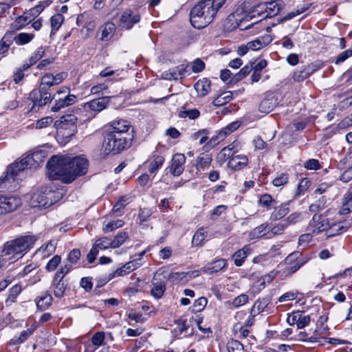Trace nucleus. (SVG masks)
Listing matches in <instances>:
<instances>
[{
  "label": "nucleus",
  "instance_id": "1",
  "mask_svg": "<svg viewBox=\"0 0 352 352\" xmlns=\"http://www.w3.org/2000/svg\"><path fill=\"white\" fill-rule=\"evenodd\" d=\"M47 168L52 179L69 184L77 177L87 173L88 160L81 156L53 155L47 164Z\"/></svg>",
  "mask_w": 352,
  "mask_h": 352
},
{
  "label": "nucleus",
  "instance_id": "2",
  "mask_svg": "<svg viewBox=\"0 0 352 352\" xmlns=\"http://www.w3.org/2000/svg\"><path fill=\"white\" fill-rule=\"evenodd\" d=\"M38 239V236L34 234L20 236L5 243L2 252L5 255L13 254L21 258L33 248Z\"/></svg>",
  "mask_w": 352,
  "mask_h": 352
},
{
  "label": "nucleus",
  "instance_id": "3",
  "mask_svg": "<svg viewBox=\"0 0 352 352\" xmlns=\"http://www.w3.org/2000/svg\"><path fill=\"white\" fill-rule=\"evenodd\" d=\"M246 8V4L243 3L228 16L227 19L229 22H232L233 28L239 27L240 23L244 21H248L256 15L261 16L264 14L265 16L267 14V5L265 3H258L251 8L249 12L245 10Z\"/></svg>",
  "mask_w": 352,
  "mask_h": 352
},
{
  "label": "nucleus",
  "instance_id": "4",
  "mask_svg": "<svg viewBox=\"0 0 352 352\" xmlns=\"http://www.w3.org/2000/svg\"><path fill=\"white\" fill-rule=\"evenodd\" d=\"M37 167L33 155L29 154L19 162H16L9 166L7 168L6 174L4 177L0 178V188H5L6 186L3 184L9 182L10 179L15 180L19 174L27 168H36Z\"/></svg>",
  "mask_w": 352,
  "mask_h": 352
},
{
  "label": "nucleus",
  "instance_id": "5",
  "mask_svg": "<svg viewBox=\"0 0 352 352\" xmlns=\"http://www.w3.org/2000/svg\"><path fill=\"white\" fill-rule=\"evenodd\" d=\"M130 138L107 130L104 137L103 147L104 151L109 153H118L129 146Z\"/></svg>",
  "mask_w": 352,
  "mask_h": 352
},
{
  "label": "nucleus",
  "instance_id": "6",
  "mask_svg": "<svg viewBox=\"0 0 352 352\" xmlns=\"http://www.w3.org/2000/svg\"><path fill=\"white\" fill-rule=\"evenodd\" d=\"M201 6L196 4L190 10V21L192 25L197 29H201L210 23L214 19V12L212 13L208 10L206 14L201 11Z\"/></svg>",
  "mask_w": 352,
  "mask_h": 352
},
{
  "label": "nucleus",
  "instance_id": "7",
  "mask_svg": "<svg viewBox=\"0 0 352 352\" xmlns=\"http://www.w3.org/2000/svg\"><path fill=\"white\" fill-rule=\"evenodd\" d=\"M329 212V210H327L324 214L318 215L315 214L307 225V231L317 234L330 229L331 222L326 217V213Z\"/></svg>",
  "mask_w": 352,
  "mask_h": 352
},
{
  "label": "nucleus",
  "instance_id": "8",
  "mask_svg": "<svg viewBox=\"0 0 352 352\" xmlns=\"http://www.w3.org/2000/svg\"><path fill=\"white\" fill-rule=\"evenodd\" d=\"M54 192L45 188L41 189L34 192L30 199V204L32 207L47 208L51 206L54 200L52 199Z\"/></svg>",
  "mask_w": 352,
  "mask_h": 352
},
{
  "label": "nucleus",
  "instance_id": "9",
  "mask_svg": "<svg viewBox=\"0 0 352 352\" xmlns=\"http://www.w3.org/2000/svg\"><path fill=\"white\" fill-rule=\"evenodd\" d=\"M28 99L32 102V105L30 110L37 111L39 109L45 106L47 102L52 100L51 93L43 90L33 89L29 94Z\"/></svg>",
  "mask_w": 352,
  "mask_h": 352
},
{
  "label": "nucleus",
  "instance_id": "10",
  "mask_svg": "<svg viewBox=\"0 0 352 352\" xmlns=\"http://www.w3.org/2000/svg\"><path fill=\"white\" fill-rule=\"evenodd\" d=\"M78 118L73 114H68L61 117L59 124V129L62 130L63 135L69 138L76 134L77 132Z\"/></svg>",
  "mask_w": 352,
  "mask_h": 352
},
{
  "label": "nucleus",
  "instance_id": "11",
  "mask_svg": "<svg viewBox=\"0 0 352 352\" xmlns=\"http://www.w3.org/2000/svg\"><path fill=\"white\" fill-rule=\"evenodd\" d=\"M68 91L67 89L58 90L53 96L52 100H54V104L52 107L51 110L54 112H56L60 110L62 108L70 106L76 102V96L73 94H67L64 96V98H56L57 96L65 94Z\"/></svg>",
  "mask_w": 352,
  "mask_h": 352
},
{
  "label": "nucleus",
  "instance_id": "12",
  "mask_svg": "<svg viewBox=\"0 0 352 352\" xmlns=\"http://www.w3.org/2000/svg\"><path fill=\"white\" fill-rule=\"evenodd\" d=\"M21 205L20 197L0 194V214L12 212Z\"/></svg>",
  "mask_w": 352,
  "mask_h": 352
},
{
  "label": "nucleus",
  "instance_id": "13",
  "mask_svg": "<svg viewBox=\"0 0 352 352\" xmlns=\"http://www.w3.org/2000/svg\"><path fill=\"white\" fill-rule=\"evenodd\" d=\"M109 102V98L108 97H101L86 102L84 109L87 112H93V116H94L97 113L104 109Z\"/></svg>",
  "mask_w": 352,
  "mask_h": 352
},
{
  "label": "nucleus",
  "instance_id": "14",
  "mask_svg": "<svg viewBox=\"0 0 352 352\" xmlns=\"http://www.w3.org/2000/svg\"><path fill=\"white\" fill-rule=\"evenodd\" d=\"M140 20V16L139 14H133V11L128 9L124 10L120 16V25L126 30H130Z\"/></svg>",
  "mask_w": 352,
  "mask_h": 352
},
{
  "label": "nucleus",
  "instance_id": "15",
  "mask_svg": "<svg viewBox=\"0 0 352 352\" xmlns=\"http://www.w3.org/2000/svg\"><path fill=\"white\" fill-rule=\"evenodd\" d=\"M227 0H200L197 4V6H201L202 9V12L204 14H206L208 11L212 13L214 12V17L216 16L218 11L220 8L226 3Z\"/></svg>",
  "mask_w": 352,
  "mask_h": 352
},
{
  "label": "nucleus",
  "instance_id": "16",
  "mask_svg": "<svg viewBox=\"0 0 352 352\" xmlns=\"http://www.w3.org/2000/svg\"><path fill=\"white\" fill-rule=\"evenodd\" d=\"M186 157L184 154L176 153L173 156L170 172L174 176L180 175L184 170Z\"/></svg>",
  "mask_w": 352,
  "mask_h": 352
},
{
  "label": "nucleus",
  "instance_id": "17",
  "mask_svg": "<svg viewBox=\"0 0 352 352\" xmlns=\"http://www.w3.org/2000/svg\"><path fill=\"white\" fill-rule=\"evenodd\" d=\"M187 67H188L184 65H180L167 72H164L162 74V77L168 80L182 79L186 76L188 72Z\"/></svg>",
  "mask_w": 352,
  "mask_h": 352
},
{
  "label": "nucleus",
  "instance_id": "18",
  "mask_svg": "<svg viewBox=\"0 0 352 352\" xmlns=\"http://www.w3.org/2000/svg\"><path fill=\"white\" fill-rule=\"evenodd\" d=\"M278 103V99L274 95H267L260 102L258 110L261 113H269L277 106Z\"/></svg>",
  "mask_w": 352,
  "mask_h": 352
},
{
  "label": "nucleus",
  "instance_id": "19",
  "mask_svg": "<svg viewBox=\"0 0 352 352\" xmlns=\"http://www.w3.org/2000/svg\"><path fill=\"white\" fill-rule=\"evenodd\" d=\"M130 127L131 125L128 121L125 120H118L111 122L107 130L124 136Z\"/></svg>",
  "mask_w": 352,
  "mask_h": 352
},
{
  "label": "nucleus",
  "instance_id": "20",
  "mask_svg": "<svg viewBox=\"0 0 352 352\" xmlns=\"http://www.w3.org/2000/svg\"><path fill=\"white\" fill-rule=\"evenodd\" d=\"M272 41V36L269 34H265L264 36L257 37L251 41H249L248 43V47H249L251 50L257 51L265 47Z\"/></svg>",
  "mask_w": 352,
  "mask_h": 352
},
{
  "label": "nucleus",
  "instance_id": "21",
  "mask_svg": "<svg viewBox=\"0 0 352 352\" xmlns=\"http://www.w3.org/2000/svg\"><path fill=\"white\" fill-rule=\"evenodd\" d=\"M67 286V280H64L63 278L61 277L56 278V275H54L52 280V289L56 298H61L63 296Z\"/></svg>",
  "mask_w": 352,
  "mask_h": 352
},
{
  "label": "nucleus",
  "instance_id": "22",
  "mask_svg": "<svg viewBox=\"0 0 352 352\" xmlns=\"http://www.w3.org/2000/svg\"><path fill=\"white\" fill-rule=\"evenodd\" d=\"M248 158L245 155H235L229 158L228 166L232 170H239L247 166Z\"/></svg>",
  "mask_w": 352,
  "mask_h": 352
},
{
  "label": "nucleus",
  "instance_id": "23",
  "mask_svg": "<svg viewBox=\"0 0 352 352\" xmlns=\"http://www.w3.org/2000/svg\"><path fill=\"white\" fill-rule=\"evenodd\" d=\"M212 162V155L211 153L204 152L201 153L196 160V169L199 171L208 169Z\"/></svg>",
  "mask_w": 352,
  "mask_h": 352
},
{
  "label": "nucleus",
  "instance_id": "24",
  "mask_svg": "<svg viewBox=\"0 0 352 352\" xmlns=\"http://www.w3.org/2000/svg\"><path fill=\"white\" fill-rule=\"evenodd\" d=\"M58 244V239H52L47 243L42 245L36 250V254H41L43 257H48L56 251Z\"/></svg>",
  "mask_w": 352,
  "mask_h": 352
},
{
  "label": "nucleus",
  "instance_id": "25",
  "mask_svg": "<svg viewBox=\"0 0 352 352\" xmlns=\"http://www.w3.org/2000/svg\"><path fill=\"white\" fill-rule=\"evenodd\" d=\"M211 81L207 78L199 80L194 85L198 96L204 97L210 91Z\"/></svg>",
  "mask_w": 352,
  "mask_h": 352
},
{
  "label": "nucleus",
  "instance_id": "26",
  "mask_svg": "<svg viewBox=\"0 0 352 352\" xmlns=\"http://www.w3.org/2000/svg\"><path fill=\"white\" fill-rule=\"evenodd\" d=\"M226 265V261L223 258L214 261L202 267L201 270L206 274H213L221 271Z\"/></svg>",
  "mask_w": 352,
  "mask_h": 352
},
{
  "label": "nucleus",
  "instance_id": "27",
  "mask_svg": "<svg viewBox=\"0 0 352 352\" xmlns=\"http://www.w3.org/2000/svg\"><path fill=\"white\" fill-rule=\"evenodd\" d=\"M289 204L290 202L288 201L276 208L270 215V219L276 221L286 216L290 210L289 208Z\"/></svg>",
  "mask_w": 352,
  "mask_h": 352
},
{
  "label": "nucleus",
  "instance_id": "28",
  "mask_svg": "<svg viewBox=\"0 0 352 352\" xmlns=\"http://www.w3.org/2000/svg\"><path fill=\"white\" fill-rule=\"evenodd\" d=\"M267 5V14L263 18L272 17L279 13L283 8V2L272 1L265 3Z\"/></svg>",
  "mask_w": 352,
  "mask_h": 352
},
{
  "label": "nucleus",
  "instance_id": "29",
  "mask_svg": "<svg viewBox=\"0 0 352 352\" xmlns=\"http://www.w3.org/2000/svg\"><path fill=\"white\" fill-rule=\"evenodd\" d=\"M298 340L312 342V343H318L319 345H323L324 342H326V338L320 336H310L309 333L305 331H300L298 335Z\"/></svg>",
  "mask_w": 352,
  "mask_h": 352
},
{
  "label": "nucleus",
  "instance_id": "30",
  "mask_svg": "<svg viewBox=\"0 0 352 352\" xmlns=\"http://www.w3.org/2000/svg\"><path fill=\"white\" fill-rule=\"evenodd\" d=\"M101 31V41H109L116 30V25L113 23L107 22L100 28Z\"/></svg>",
  "mask_w": 352,
  "mask_h": 352
},
{
  "label": "nucleus",
  "instance_id": "31",
  "mask_svg": "<svg viewBox=\"0 0 352 352\" xmlns=\"http://www.w3.org/2000/svg\"><path fill=\"white\" fill-rule=\"evenodd\" d=\"M165 158L162 155H153V160L149 164L148 172L151 174H155L164 164Z\"/></svg>",
  "mask_w": 352,
  "mask_h": 352
},
{
  "label": "nucleus",
  "instance_id": "32",
  "mask_svg": "<svg viewBox=\"0 0 352 352\" xmlns=\"http://www.w3.org/2000/svg\"><path fill=\"white\" fill-rule=\"evenodd\" d=\"M232 92L228 91L222 92L213 100L212 104L216 107L223 106L229 102L232 99Z\"/></svg>",
  "mask_w": 352,
  "mask_h": 352
},
{
  "label": "nucleus",
  "instance_id": "33",
  "mask_svg": "<svg viewBox=\"0 0 352 352\" xmlns=\"http://www.w3.org/2000/svg\"><path fill=\"white\" fill-rule=\"evenodd\" d=\"M270 302V299L267 297L257 300L251 309V314L254 316L263 311Z\"/></svg>",
  "mask_w": 352,
  "mask_h": 352
},
{
  "label": "nucleus",
  "instance_id": "34",
  "mask_svg": "<svg viewBox=\"0 0 352 352\" xmlns=\"http://www.w3.org/2000/svg\"><path fill=\"white\" fill-rule=\"evenodd\" d=\"M352 211V191L344 195L342 205L340 210V214H345Z\"/></svg>",
  "mask_w": 352,
  "mask_h": 352
},
{
  "label": "nucleus",
  "instance_id": "35",
  "mask_svg": "<svg viewBox=\"0 0 352 352\" xmlns=\"http://www.w3.org/2000/svg\"><path fill=\"white\" fill-rule=\"evenodd\" d=\"M311 254L303 255L302 252L299 251H296L290 254L287 257V260L289 261H292L293 260L298 261L300 264L303 266L305 263H307L311 258Z\"/></svg>",
  "mask_w": 352,
  "mask_h": 352
},
{
  "label": "nucleus",
  "instance_id": "36",
  "mask_svg": "<svg viewBox=\"0 0 352 352\" xmlns=\"http://www.w3.org/2000/svg\"><path fill=\"white\" fill-rule=\"evenodd\" d=\"M52 302V296L49 293L45 292L43 296L38 298L36 305L39 309L45 310L51 305Z\"/></svg>",
  "mask_w": 352,
  "mask_h": 352
},
{
  "label": "nucleus",
  "instance_id": "37",
  "mask_svg": "<svg viewBox=\"0 0 352 352\" xmlns=\"http://www.w3.org/2000/svg\"><path fill=\"white\" fill-rule=\"evenodd\" d=\"M248 248L244 247L241 250L236 251L233 254L234 263L236 266H241L248 256Z\"/></svg>",
  "mask_w": 352,
  "mask_h": 352
},
{
  "label": "nucleus",
  "instance_id": "38",
  "mask_svg": "<svg viewBox=\"0 0 352 352\" xmlns=\"http://www.w3.org/2000/svg\"><path fill=\"white\" fill-rule=\"evenodd\" d=\"M252 69V64L250 66L245 65L238 73L232 75L230 82L236 83L240 80H241L243 78H245L247 75L250 74V72Z\"/></svg>",
  "mask_w": 352,
  "mask_h": 352
},
{
  "label": "nucleus",
  "instance_id": "39",
  "mask_svg": "<svg viewBox=\"0 0 352 352\" xmlns=\"http://www.w3.org/2000/svg\"><path fill=\"white\" fill-rule=\"evenodd\" d=\"M31 21L30 16L22 15L16 18V19L11 24L10 28L12 30H18L23 28L25 25Z\"/></svg>",
  "mask_w": 352,
  "mask_h": 352
},
{
  "label": "nucleus",
  "instance_id": "40",
  "mask_svg": "<svg viewBox=\"0 0 352 352\" xmlns=\"http://www.w3.org/2000/svg\"><path fill=\"white\" fill-rule=\"evenodd\" d=\"M55 85L53 80V74H46L41 78L39 88L41 90L49 91L51 87Z\"/></svg>",
  "mask_w": 352,
  "mask_h": 352
},
{
  "label": "nucleus",
  "instance_id": "41",
  "mask_svg": "<svg viewBox=\"0 0 352 352\" xmlns=\"http://www.w3.org/2000/svg\"><path fill=\"white\" fill-rule=\"evenodd\" d=\"M34 34L21 32L15 35V43L18 45L29 43L34 38Z\"/></svg>",
  "mask_w": 352,
  "mask_h": 352
},
{
  "label": "nucleus",
  "instance_id": "42",
  "mask_svg": "<svg viewBox=\"0 0 352 352\" xmlns=\"http://www.w3.org/2000/svg\"><path fill=\"white\" fill-rule=\"evenodd\" d=\"M268 227L267 223H263L255 228H254L250 233L251 239H259L264 236L267 232L266 230Z\"/></svg>",
  "mask_w": 352,
  "mask_h": 352
},
{
  "label": "nucleus",
  "instance_id": "43",
  "mask_svg": "<svg viewBox=\"0 0 352 352\" xmlns=\"http://www.w3.org/2000/svg\"><path fill=\"white\" fill-rule=\"evenodd\" d=\"M327 199L325 196H320L318 199L309 206V210L312 212H318L326 207Z\"/></svg>",
  "mask_w": 352,
  "mask_h": 352
},
{
  "label": "nucleus",
  "instance_id": "44",
  "mask_svg": "<svg viewBox=\"0 0 352 352\" xmlns=\"http://www.w3.org/2000/svg\"><path fill=\"white\" fill-rule=\"evenodd\" d=\"M21 292V285L16 284L15 285L12 286L9 290V295L6 300V303L8 305L9 303L14 302Z\"/></svg>",
  "mask_w": 352,
  "mask_h": 352
},
{
  "label": "nucleus",
  "instance_id": "45",
  "mask_svg": "<svg viewBox=\"0 0 352 352\" xmlns=\"http://www.w3.org/2000/svg\"><path fill=\"white\" fill-rule=\"evenodd\" d=\"M63 20L64 17L61 14H56L51 17L52 34L55 33L60 28Z\"/></svg>",
  "mask_w": 352,
  "mask_h": 352
},
{
  "label": "nucleus",
  "instance_id": "46",
  "mask_svg": "<svg viewBox=\"0 0 352 352\" xmlns=\"http://www.w3.org/2000/svg\"><path fill=\"white\" fill-rule=\"evenodd\" d=\"M94 245L100 250H106L109 248H113L112 240L107 236L101 237L97 239Z\"/></svg>",
  "mask_w": 352,
  "mask_h": 352
},
{
  "label": "nucleus",
  "instance_id": "47",
  "mask_svg": "<svg viewBox=\"0 0 352 352\" xmlns=\"http://www.w3.org/2000/svg\"><path fill=\"white\" fill-rule=\"evenodd\" d=\"M297 311L298 312V316H297V318L296 320V321H297V328L302 329L309 324L310 316L309 315H305L303 311Z\"/></svg>",
  "mask_w": 352,
  "mask_h": 352
},
{
  "label": "nucleus",
  "instance_id": "48",
  "mask_svg": "<svg viewBox=\"0 0 352 352\" xmlns=\"http://www.w3.org/2000/svg\"><path fill=\"white\" fill-rule=\"evenodd\" d=\"M129 238V235L126 232L121 231L119 232L114 239L112 240L113 248H116L122 245Z\"/></svg>",
  "mask_w": 352,
  "mask_h": 352
},
{
  "label": "nucleus",
  "instance_id": "49",
  "mask_svg": "<svg viewBox=\"0 0 352 352\" xmlns=\"http://www.w3.org/2000/svg\"><path fill=\"white\" fill-rule=\"evenodd\" d=\"M228 352H245L243 345L239 341L232 340L227 344Z\"/></svg>",
  "mask_w": 352,
  "mask_h": 352
},
{
  "label": "nucleus",
  "instance_id": "50",
  "mask_svg": "<svg viewBox=\"0 0 352 352\" xmlns=\"http://www.w3.org/2000/svg\"><path fill=\"white\" fill-rule=\"evenodd\" d=\"M241 125L239 121L232 122L221 130V137H226L234 131H236Z\"/></svg>",
  "mask_w": 352,
  "mask_h": 352
},
{
  "label": "nucleus",
  "instance_id": "51",
  "mask_svg": "<svg viewBox=\"0 0 352 352\" xmlns=\"http://www.w3.org/2000/svg\"><path fill=\"white\" fill-rule=\"evenodd\" d=\"M208 132L206 129H201L197 132L193 133L190 138L192 140H197L199 139V144H203L208 140Z\"/></svg>",
  "mask_w": 352,
  "mask_h": 352
},
{
  "label": "nucleus",
  "instance_id": "52",
  "mask_svg": "<svg viewBox=\"0 0 352 352\" xmlns=\"http://www.w3.org/2000/svg\"><path fill=\"white\" fill-rule=\"evenodd\" d=\"M200 115V112L197 109L181 111L179 113V117L181 118H189L191 120L197 118Z\"/></svg>",
  "mask_w": 352,
  "mask_h": 352
},
{
  "label": "nucleus",
  "instance_id": "53",
  "mask_svg": "<svg viewBox=\"0 0 352 352\" xmlns=\"http://www.w3.org/2000/svg\"><path fill=\"white\" fill-rule=\"evenodd\" d=\"M206 232L204 228H199L193 235L192 243L197 246L205 239Z\"/></svg>",
  "mask_w": 352,
  "mask_h": 352
},
{
  "label": "nucleus",
  "instance_id": "54",
  "mask_svg": "<svg viewBox=\"0 0 352 352\" xmlns=\"http://www.w3.org/2000/svg\"><path fill=\"white\" fill-rule=\"evenodd\" d=\"M124 225L122 220L118 219L116 221H112L104 225L102 228V230L104 232H110L114 230L121 228Z\"/></svg>",
  "mask_w": 352,
  "mask_h": 352
},
{
  "label": "nucleus",
  "instance_id": "55",
  "mask_svg": "<svg viewBox=\"0 0 352 352\" xmlns=\"http://www.w3.org/2000/svg\"><path fill=\"white\" fill-rule=\"evenodd\" d=\"M51 2L52 1L50 0H46L41 2L38 5L30 9V14L32 16H37L45 7L50 5Z\"/></svg>",
  "mask_w": 352,
  "mask_h": 352
},
{
  "label": "nucleus",
  "instance_id": "56",
  "mask_svg": "<svg viewBox=\"0 0 352 352\" xmlns=\"http://www.w3.org/2000/svg\"><path fill=\"white\" fill-rule=\"evenodd\" d=\"M61 257L59 255L54 256L47 263L45 270L47 272L54 271L58 265L60 263Z\"/></svg>",
  "mask_w": 352,
  "mask_h": 352
},
{
  "label": "nucleus",
  "instance_id": "57",
  "mask_svg": "<svg viewBox=\"0 0 352 352\" xmlns=\"http://www.w3.org/2000/svg\"><path fill=\"white\" fill-rule=\"evenodd\" d=\"M44 54L45 48L41 46L37 48L28 60L30 65H34L37 61L42 58Z\"/></svg>",
  "mask_w": 352,
  "mask_h": 352
},
{
  "label": "nucleus",
  "instance_id": "58",
  "mask_svg": "<svg viewBox=\"0 0 352 352\" xmlns=\"http://www.w3.org/2000/svg\"><path fill=\"white\" fill-rule=\"evenodd\" d=\"M165 289H166V286L164 283H160L158 285L154 284V286L151 292V295L154 298L159 299L163 296V294L165 292Z\"/></svg>",
  "mask_w": 352,
  "mask_h": 352
},
{
  "label": "nucleus",
  "instance_id": "59",
  "mask_svg": "<svg viewBox=\"0 0 352 352\" xmlns=\"http://www.w3.org/2000/svg\"><path fill=\"white\" fill-rule=\"evenodd\" d=\"M205 63L201 58H196L191 63V69L194 73L201 72L205 69Z\"/></svg>",
  "mask_w": 352,
  "mask_h": 352
},
{
  "label": "nucleus",
  "instance_id": "60",
  "mask_svg": "<svg viewBox=\"0 0 352 352\" xmlns=\"http://www.w3.org/2000/svg\"><path fill=\"white\" fill-rule=\"evenodd\" d=\"M298 294L299 293L298 291H289L280 296L278 298V301L279 302H284L289 300H293L298 297Z\"/></svg>",
  "mask_w": 352,
  "mask_h": 352
},
{
  "label": "nucleus",
  "instance_id": "61",
  "mask_svg": "<svg viewBox=\"0 0 352 352\" xmlns=\"http://www.w3.org/2000/svg\"><path fill=\"white\" fill-rule=\"evenodd\" d=\"M288 174L280 173L273 179L272 184L274 186L279 187L286 184L288 182Z\"/></svg>",
  "mask_w": 352,
  "mask_h": 352
},
{
  "label": "nucleus",
  "instance_id": "62",
  "mask_svg": "<svg viewBox=\"0 0 352 352\" xmlns=\"http://www.w3.org/2000/svg\"><path fill=\"white\" fill-rule=\"evenodd\" d=\"M248 301V296L243 294L238 296H236L233 300H232V305L235 308H239V307L245 305Z\"/></svg>",
  "mask_w": 352,
  "mask_h": 352
},
{
  "label": "nucleus",
  "instance_id": "63",
  "mask_svg": "<svg viewBox=\"0 0 352 352\" xmlns=\"http://www.w3.org/2000/svg\"><path fill=\"white\" fill-rule=\"evenodd\" d=\"M274 202H275V200L273 199L272 196L268 194L263 195L259 199V203L267 209L272 206V204Z\"/></svg>",
  "mask_w": 352,
  "mask_h": 352
},
{
  "label": "nucleus",
  "instance_id": "64",
  "mask_svg": "<svg viewBox=\"0 0 352 352\" xmlns=\"http://www.w3.org/2000/svg\"><path fill=\"white\" fill-rule=\"evenodd\" d=\"M80 256L81 253L80 250L74 249L69 253L67 256V261L69 262L71 265L76 264L77 261L80 259Z\"/></svg>",
  "mask_w": 352,
  "mask_h": 352
}]
</instances>
